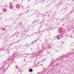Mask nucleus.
I'll list each match as a JSON object with an SVG mask.
<instances>
[{"label": "nucleus", "instance_id": "9", "mask_svg": "<svg viewBox=\"0 0 74 74\" xmlns=\"http://www.w3.org/2000/svg\"><path fill=\"white\" fill-rule=\"evenodd\" d=\"M3 11L4 12H5L7 11V9H4L3 10Z\"/></svg>", "mask_w": 74, "mask_h": 74}, {"label": "nucleus", "instance_id": "3", "mask_svg": "<svg viewBox=\"0 0 74 74\" xmlns=\"http://www.w3.org/2000/svg\"><path fill=\"white\" fill-rule=\"evenodd\" d=\"M38 50L39 51L37 52V53H41V52H42V49H39Z\"/></svg>", "mask_w": 74, "mask_h": 74}, {"label": "nucleus", "instance_id": "10", "mask_svg": "<svg viewBox=\"0 0 74 74\" xmlns=\"http://www.w3.org/2000/svg\"><path fill=\"white\" fill-rule=\"evenodd\" d=\"M29 72H32V71H33V69H29Z\"/></svg>", "mask_w": 74, "mask_h": 74}, {"label": "nucleus", "instance_id": "15", "mask_svg": "<svg viewBox=\"0 0 74 74\" xmlns=\"http://www.w3.org/2000/svg\"><path fill=\"white\" fill-rule=\"evenodd\" d=\"M15 67H16V68H18V66H17V65H16Z\"/></svg>", "mask_w": 74, "mask_h": 74}, {"label": "nucleus", "instance_id": "13", "mask_svg": "<svg viewBox=\"0 0 74 74\" xmlns=\"http://www.w3.org/2000/svg\"><path fill=\"white\" fill-rule=\"evenodd\" d=\"M10 5H12V3L10 2Z\"/></svg>", "mask_w": 74, "mask_h": 74}, {"label": "nucleus", "instance_id": "5", "mask_svg": "<svg viewBox=\"0 0 74 74\" xmlns=\"http://www.w3.org/2000/svg\"><path fill=\"white\" fill-rule=\"evenodd\" d=\"M63 30V28L62 27H60V28H59V29H58V32L60 31V32H61Z\"/></svg>", "mask_w": 74, "mask_h": 74}, {"label": "nucleus", "instance_id": "7", "mask_svg": "<svg viewBox=\"0 0 74 74\" xmlns=\"http://www.w3.org/2000/svg\"><path fill=\"white\" fill-rule=\"evenodd\" d=\"M8 60H9V61L10 62H11V61H12V59L10 58H8Z\"/></svg>", "mask_w": 74, "mask_h": 74}, {"label": "nucleus", "instance_id": "17", "mask_svg": "<svg viewBox=\"0 0 74 74\" xmlns=\"http://www.w3.org/2000/svg\"><path fill=\"white\" fill-rule=\"evenodd\" d=\"M73 54H74V51L73 53Z\"/></svg>", "mask_w": 74, "mask_h": 74}, {"label": "nucleus", "instance_id": "2", "mask_svg": "<svg viewBox=\"0 0 74 74\" xmlns=\"http://www.w3.org/2000/svg\"><path fill=\"white\" fill-rule=\"evenodd\" d=\"M62 37V35H58L57 36V38L58 40L60 39V38Z\"/></svg>", "mask_w": 74, "mask_h": 74}, {"label": "nucleus", "instance_id": "12", "mask_svg": "<svg viewBox=\"0 0 74 74\" xmlns=\"http://www.w3.org/2000/svg\"><path fill=\"white\" fill-rule=\"evenodd\" d=\"M41 49H42V51H43V50H44V48L43 47Z\"/></svg>", "mask_w": 74, "mask_h": 74}, {"label": "nucleus", "instance_id": "8", "mask_svg": "<svg viewBox=\"0 0 74 74\" xmlns=\"http://www.w3.org/2000/svg\"><path fill=\"white\" fill-rule=\"evenodd\" d=\"M9 8L10 9H13V6H12V5H9Z\"/></svg>", "mask_w": 74, "mask_h": 74}, {"label": "nucleus", "instance_id": "16", "mask_svg": "<svg viewBox=\"0 0 74 74\" xmlns=\"http://www.w3.org/2000/svg\"><path fill=\"white\" fill-rule=\"evenodd\" d=\"M49 48H51V47H50V46H49Z\"/></svg>", "mask_w": 74, "mask_h": 74}, {"label": "nucleus", "instance_id": "4", "mask_svg": "<svg viewBox=\"0 0 74 74\" xmlns=\"http://www.w3.org/2000/svg\"><path fill=\"white\" fill-rule=\"evenodd\" d=\"M17 53V52H15L13 54V57H15V56H16V53Z\"/></svg>", "mask_w": 74, "mask_h": 74}, {"label": "nucleus", "instance_id": "1", "mask_svg": "<svg viewBox=\"0 0 74 74\" xmlns=\"http://www.w3.org/2000/svg\"><path fill=\"white\" fill-rule=\"evenodd\" d=\"M68 56V55H63L62 56V57L61 58H60V59H61V60H63V59H64V58H66V56Z\"/></svg>", "mask_w": 74, "mask_h": 74}, {"label": "nucleus", "instance_id": "14", "mask_svg": "<svg viewBox=\"0 0 74 74\" xmlns=\"http://www.w3.org/2000/svg\"><path fill=\"white\" fill-rule=\"evenodd\" d=\"M34 43H35V41H33V42L32 43V44H34Z\"/></svg>", "mask_w": 74, "mask_h": 74}, {"label": "nucleus", "instance_id": "6", "mask_svg": "<svg viewBox=\"0 0 74 74\" xmlns=\"http://www.w3.org/2000/svg\"><path fill=\"white\" fill-rule=\"evenodd\" d=\"M16 8H20V5L19 4H17L16 5Z\"/></svg>", "mask_w": 74, "mask_h": 74}, {"label": "nucleus", "instance_id": "11", "mask_svg": "<svg viewBox=\"0 0 74 74\" xmlns=\"http://www.w3.org/2000/svg\"><path fill=\"white\" fill-rule=\"evenodd\" d=\"M6 53L8 54V53H10V51L9 50H7Z\"/></svg>", "mask_w": 74, "mask_h": 74}]
</instances>
